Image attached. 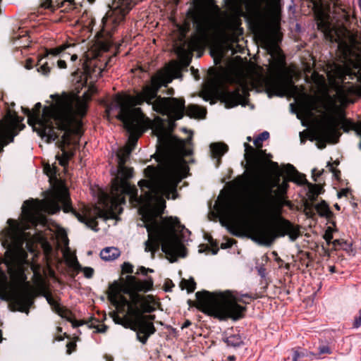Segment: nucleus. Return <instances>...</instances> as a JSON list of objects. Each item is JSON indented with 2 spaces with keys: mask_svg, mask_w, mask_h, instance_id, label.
<instances>
[{
  "mask_svg": "<svg viewBox=\"0 0 361 361\" xmlns=\"http://www.w3.org/2000/svg\"><path fill=\"white\" fill-rule=\"evenodd\" d=\"M269 1V0H264V1H264V7H263V8H262V15H263V16H264V10H265V8H266V7H267V3H268V1ZM279 4H281V0H279ZM280 6H281V4H280Z\"/></svg>",
  "mask_w": 361,
  "mask_h": 361,
  "instance_id": "8fccbe9b",
  "label": "nucleus"
},
{
  "mask_svg": "<svg viewBox=\"0 0 361 361\" xmlns=\"http://www.w3.org/2000/svg\"><path fill=\"white\" fill-rule=\"evenodd\" d=\"M226 6L232 14L226 16L219 23L216 32L221 39L225 42H235L243 34L240 27L242 4L240 0H226Z\"/></svg>",
  "mask_w": 361,
  "mask_h": 361,
  "instance_id": "ddd939ff",
  "label": "nucleus"
},
{
  "mask_svg": "<svg viewBox=\"0 0 361 361\" xmlns=\"http://www.w3.org/2000/svg\"><path fill=\"white\" fill-rule=\"evenodd\" d=\"M126 306L128 307L126 313L123 317L114 313L113 320L116 324L135 331L138 340L145 343L148 338L155 332L156 329L152 322L155 316H145L143 314L145 312L139 309V307L133 306L130 303Z\"/></svg>",
  "mask_w": 361,
  "mask_h": 361,
  "instance_id": "9d476101",
  "label": "nucleus"
},
{
  "mask_svg": "<svg viewBox=\"0 0 361 361\" xmlns=\"http://www.w3.org/2000/svg\"><path fill=\"white\" fill-rule=\"evenodd\" d=\"M57 65L59 68H66V63L63 60H59L57 62Z\"/></svg>",
  "mask_w": 361,
  "mask_h": 361,
  "instance_id": "c03bdc74",
  "label": "nucleus"
},
{
  "mask_svg": "<svg viewBox=\"0 0 361 361\" xmlns=\"http://www.w3.org/2000/svg\"><path fill=\"white\" fill-rule=\"evenodd\" d=\"M92 65V61H88L87 59L83 63V68L85 73V82H87L88 78L94 80L101 76L102 69L100 68H94L91 71L90 66Z\"/></svg>",
  "mask_w": 361,
  "mask_h": 361,
  "instance_id": "4be33fe9",
  "label": "nucleus"
},
{
  "mask_svg": "<svg viewBox=\"0 0 361 361\" xmlns=\"http://www.w3.org/2000/svg\"><path fill=\"white\" fill-rule=\"evenodd\" d=\"M361 326V310L359 312V316L355 317L353 322L354 328H359Z\"/></svg>",
  "mask_w": 361,
  "mask_h": 361,
  "instance_id": "58836bf2",
  "label": "nucleus"
},
{
  "mask_svg": "<svg viewBox=\"0 0 361 361\" xmlns=\"http://www.w3.org/2000/svg\"><path fill=\"white\" fill-rule=\"evenodd\" d=\"M147 270L143 267H141L140 268H139V269L137 270V274H147Z\"/></svg>",
  "mask_w": 361,
  "mask_h": 361,
  "instance_id": "49530a36",
  "label": "nucleus"
},
{
  "mask_svg": "<svg viewBox=\"0 0 361 361\" xmlns=\"http://www.w3.org/2000/svg\"><path fill=\"white\" fill-rule=\"evenodd\" d=\"M128 13V9L116 8L106 14L103 18L104 27H111V29L116 28L123 20L126 15Z\"/></svg>",
  "mask_w": 361,
  "mask_h": 361,
  "instance_id": "a211bd4d",
  "label": "nucleus"
},
{
  "mask_svg": "<svg viewBox=\"0 0 361 361\" xmlns=\"http://www.w3.org/2000/svg\"><path fill=\"white\" fill-rule=\"evenodd\" d=\"M172 143L180 154L169 159L159 169L151 166L145 169V173L148 179L138 183L145 193L139 198L137 189L128 183V179L133 176V169L125 166L132 147L126 146L119 149L117 152L118 173L112 181L111 195L102 194L99 205L94 207L92 212L85 211L84 216L78 214V219L96 231V218L121 214L123 210L121 205L125 203L124 194H128L133 206L140 205L139 212L148 233L145 252H151L152 257H154L161 244L163 252L171 258L185 257V248L177 233L180 227L178 219L172 216L158 219L166 207L163 197L176 199L177 185L185 176L187 171L183 156L190 154V150L185 149L184 140L173 138Z\"/></svg>",
  "mask_w": 361,
  "mask_h": 361,
  "instance_id": "f257e3e1",
  "label": "nucleus"
},
{
  "mask_svg": "<svg viewBox=\"0 0 361 361\" xmlns=\"http://www.w3.org/2000/svg\"><path fill=\"white\" fill-rule=\"evenodd\" d=\"M126 97H134L126 93H119L114 96L112 104L106 108V113L111 115L114 107L119 109L117 117L124 124L130 133L128 142L126 146L132 147V150L137 142V139L145 130V126L149 121L145 116L140 107H135L141 104L135 103V100L126 101Z\"/></svg>",
  "mask_w": 361,
  "mask_h": 361,
  "instance_id": "6e6552de",
  "label": "nucleus"
},
{
  "mask_svg": "<svg viewBox=\"0 0 361 361\" xmlns=\"http://www.w3.org/2000/svg\"><path fill=\"white\" fill-rule=\"evenodd\" d=\"M315 209L321 216L330 218L331 216V212L328 204L324 201H322L320 203L317 204L315 205Z\"/></svg>",
  "mask_w": 361,
  "mask_h": 361,
  "instance_id": "bb28decb",
  "label": "nucleus"
},
{
  "mask_svg": "<svg viewBox=\"0 0 361 361\" xmlns=\"http://www.w3.org/2000/svg\"><path fill=\"white\" fill-rule=\"evenodd\" d=\"M222 53L220 52L219 54V59H221L222 58Z\"/></svg>",
  "mask_w": 361,
  "mask_h": 361,
  "instance_id": "bf43d9fd",
  "label": "nucleus"
},
{
  "mask_svg": "<svg viewBox=\"0 0 361 361\" xmlns=\"http://www.w3.org/2000/svg\"><path fill=\"white\" fill-rule=\"evenodd\" d=\"M269 134L268 132L265 131V132H263L262 133H261L259 135V138L260 139V140L262 142L263 140H266L269 138Z\"/></svg>",
  "mask_w": 361,
  "mask_h": 361,
  "instance_id": "37998d69",
  "label": "nucleus"
},
{
  "mask_svg": "<svg viewBox=\"0 0 361 361\" xmlns=\"http://www.w3.org/2000/svg\"><path fill=\"white\" fill-rule=\"evenodd\" d=\"M247 140H248V141H251V137H247Z\"/></svg>",
  "mask_w": 361,
  "mask_h": 361,
  "instance_id": "680f3d73",
  "label": "nucleus"
},
{
  "mask_svg": "<svg viewBox=\"0 0 361 361\" xmlns=\"http://www.w3.org/2000/svg\"><path fill=\"white\" fill-rule=\"evenodd\" d=\"M63 255L66 262L71 266H73L76 262L75 255L70 251L68 248H66L63 251Z\"/></svg>",
  "mask_w": 361,
  "mask_h": 361,
  "instance_id": "2f4dec72",
  "label": "nucleus"
},
{
  "mask_svg": "<svg viewBox=\"0 0 361 361\" xmlns=\"http://www.w3.org/2000/svg\"><path fill=\"white\" fill-rule=\"evenodd\" d=\"M320 353H322V354L323 353H329L330 351H329V349L328 347L324 346V347L320 348Z\"/></svg>",
  "mask_w": 361,
  "mask_h": 361,
  "instance_id": "de8ad7c7",
  "label": "nucleus"
},
{
  "mask_svg": "<svg viewBox=\"0 0 361 361\" xmlns=\"http://www.w3.org/2000/svg\"><path fill=\"white\" fill-rule=\"evenodd\" d=\"M147 118L149 121V123L145 124V129L147 127H150L157 137H161L165 133L163 120L159 116L154 118L153 121H150L148 118Z\"/></svg>",
  "mask_w": 361,
  "mask_h": 361,
  "instance_id": "412c9836",
  "label": "nucleus"
},
{
  "mask_svg": "<svg viewBox=\"0 0 361 361\" xmlns=\"http://www.w3.org/2000/svg\"><path fill=\"white\" fill-rule=\"evenodd\" d=\"M196 283L193 279L183 280L180 282V287L182 289H185L188 293H192L195 289Z\"/></svg>",
  "mask_w": 361,
  "mask_h": 361,
  "instance_id": "7c9ffc66",
  "label": "nucleus"
},
{
  "mask_svg": "<svg viewBox=\"0 0 361 361\" xmlns=\"http://www.w3.org/2000/svg\"><path fill=\"white\" fill-rule=\"evenodd\" d=\"M42 60V58H40V59H39V61H38V63H38V65H40V63H41Z\"/></svg>",
  "mask_w": 361,
  "mask_h": 361,
  "instance_id": "052dcab7",
  "label": "nucleus"
},
{
  "mask_svg": "<svg viewBox=\"0 0 361 361\" xmlns=\"http://www.w3.org/2000/svg\"><path fill=\"white\" fill-rule=\"evenodd\" d=\"M32 62H33V61H32V59H27V60H26V63H25V68H26L27 69H30V68H32Z\"/></svg>",
  "mask_w": 361,
  "mask_h": 361,
  "instance_id": "a18cd8bd",
  "label": "nucleus"
},
{
  "mask_svg": "<svg viewBox=\"0 0 361 361\" xmlns=\"http://www.w3.org/2000/svg\"><path fill=\"white\" fill-rule=\"evenodd\" d=\"M96 92V87L91 85L82 97L75 93L51 96L53 103L43 109L42 116H39L40 103H37L32 111H25L28 123L40 136L52 140L58 137L55 128L65 130L63 140L65 145H68L71 133H80L82 118L86 114L87 102Z\"/></svg>",
  "mask_w": 361,
  "mask_h": 361,
  "instance_id": "20e7f679",
  "label": "nucleus"
},
{
  "mask_svg": "<svg viewBox=\"0 0 361 361\" xmlns=\"http://www.w3.org/2000/svg\"><path fill=\"white\" fill-rule=\"evenodd\" d=\"M245 157L247 164L252 166L255 173L259 162L263 159L265 154L264 151L262 149H255L249 144H245Z\"/></svg>",
  "mask_w": 361,
  "mask_h": 361,
  "instance_id": "6ab92c4d",
  "label": "nucleus"
},
{
  "mask_svg": "<svg viewBox=\"0 0 361 361\" xmlns=\"http://www.w3.org/2000/svg\"><path fill=\"white\" fill-rule=\"evenodd\" d=\"M23 239L13 228H7L2 233V245L7 248L4 257L0 259V293L8 296L20 309L31 305L29 284L25 283L21 267L16 266L18 257L25 258Z\"/></svg>",
  "mask_w": 361,
  "mask_h": 361,
  "instance_id": "39448f33",
  "label": "nucleus"
},
{
  "mask_svg": "<svg viewBox=\"0 0 361 361\" xmlns=\"http://www.w3.org/2000/svg\"><path fill=\"white\" fill-rule=\"evenodd\" d=\"M37 71L44 75H47L50 72V68L47 63H44L39 66Z\"/></svg>",
  "mask_w": 361,
  "mask_h": 361,
  "instance_id": "c9c22d12",
  "label": "nucleus"
},
{
  "mask_svg": "<svg viewBox=\"0 0 361 361\" xmlns=\"http://www.w3.org/2000/svg\"><path fill=\"white\" fill-rule=\"evenodd\" d=\"M331 171L334 173L335 176L338 177L337 173H339V171H337L331 168Z\"/></svg>",
  "mask_w": 361,
  "mask_h": 361,
  "instance_id": "5fc2aeb1",
  "label": "nucleus"
},
{
  "mask_svg": "<svg viewBox=\"0 0 361 361\" xmlns=\"http://www.w3.org/2000/svg\"><path fill=\"white\" fill-rule=\"evenodd\" d=\"M121 255L119 250L115 247H108L100 252L102 259L105 261H112L118 258Z\"/></svg>",
  "mask_w": 361,
  "mask_h": 361,
  "instance_id": "b1692460",
  "label": "nucleus"
},
{
  "mask_svg": "<svg viewBox=\"0 0 361 361\" xmlns=\"http://www.w3.org/2000/svg\"><path fill=\"white\" fill-rule=\"evenodd\" d=\"M62 151H63V153H62L61 156V157L57 156V157H58L59 164L61 166H65L67 164L68 160L71 157V154L68 152L64 151L63 149H62Z\"/></svg>",
  "mask_w": 361,
  "mask_h": 361,
  "instance_id": "473e14b6",
  "label": "nucleus"
},
{
  "mask_svg": "<svg viewBox=\"0 0 361 361\" xmlns=\"http://www.w3.org/2000/svg\"><path fill=\"white\" fill-rule=\"evenodd\" d=\"M280 22L279 1L269 0L263 19L255 27L256 35L271 56L267 74H264L263 68L235 56L228 60L225 67L218 68L213 78L217 88L223 90L226 84H237L243 94L253 88L265 87L276 95L295 96L297 87L290 79L283 78L285 59L278 46L281 39Z\"/></svg>",
  "mask_w": 361,
  "mask_h": 361,
  "instance_id": "f03ea898",
  "label": "nucleus"
},
{
  "mask_svg": "<svg viewBox=\"0 0 361 361\" xmlns=\"http://www.w3.org/2000/svg\"><path fill=\"white\" fill-rule=\"evenodd\" d=\"M324 238L326 241L327 244L329 245L333 238V231L330 227L326 230Z\"/></svg>",
  "mask_w": 361,
  "mask_h": 361,
  "instance_id": "f704fd0d",
  "label": "nucleus"
},
{
  "mask_svg": "<svg viewBox=\"0 0 361 361\" xmlns=\"http://www.w3.org/2000/svg\"><path fill=\"white\" fill-rule=\"evenodd\" d=\"M71 61H75L78 59L77 54H72L71 57Z\"/></svg>",
  "mask_w": 361,
  "mask_h": 361,
  "instance_id": "603ef678",
  "label": "nucleus"
},
{
  "mask_svg": "<svg viewBox=\"0 0 361 361\" xmlns=\"http://www.w3.org/2000/svg\"><path fill=\"white\" fill-rule=\"evenodd\" d=\"M122 271L124 273L131 274L133 272V267L128 262H125L122 266Z\"/></svg>",
  "mask_w": 361,
  "mask_h": 361,
  "instance_id": "e433bc0d",
  "label": "nucleus"
},
{
  "mask_svg": "<svg viewBox=\"0 0 361 361\" xmlns=\"http://www.w3.org/2000/svg\"><path fill=\"white\" fill-rule=\"evenodd\" d=\"M148 104L152 105L154 111L173 120L180 119L184 115L185 101L183 99L158 97Z\"/></svg>",
  "mask_w": 361,
  "mask_h": 361,
  "instance_id": "4468645a",
  "label": "nucleus"
},
{
  "mask_svg": "<svg viewBox=\"0 0 361 361\" xmlns=\"http://www.w3.org/2000/svg\"><path fill=\"white\" fill-rule=\"evenodd\" d=\"M332 243H333V245L334 246H336L337 245L339 244V240H335Z\"/></svg>",
  "mask_w": 361,
  "mask_h": 361,
  "instance_id": "6e6d98bb",
  "label": "nucleus"
},
{
  "mask_svg": "<svg viewBox=\"0 0 361 361\" xmlns=\"http://www.w3.org/2000/svg\"><path fill=\"white\" fill-rule=\"evenodd\" d=\"M334 207H335L338 210H339V209H340V207L338 205V204H336L334 205Z\"/></svg>",
  "mask_w": 361,
  "mask_h": 361,
  "instance_id": "13d9d810",
  "label": "nucleus"
},
{
  "mask_svg": "<svg viewBox=\"0 0 361 361\" xmlns=\"http://www.w3.org/2000/svg\"><path fill=\"white\" fill-rule=\"evenodd\" d=\"M190 322L189 321H186L183 325L182 328H186L190 325Z\"/></svg>",
  "mask_w": 361,
  "mask_h": 361,
  "instance_id": "864d4df0",
  "label": "nucleus"
},
{
  "mask_svg": "<svg viewBox=\"0 0 361 361\" xmlns=\"http://www.w3.org/2000/svg\"><path fill=\"white\" fill-rule=\"evenodd\" d=\"M212 157L219 159L228 150V147L222 142H215L210 145Z\"/></svg>",
  "mask_w": 361,
  "mask_h": 361,
  "instance_id": "393cba45",
  "label": "nucleus"
},
{
  "mask_svg": "<svg viewBox=\"0 0 361 361\" xmlns=\"http://www.w3.org/2000/svg\"><path fill=\"white\" fill-rule=\"evenodd\" d=\"M56 312L62 318H65L70 322L73 327L79 326L82 324V322L75 320L72 312L64 307L61 306L60 308H58Z\"/></svg>",
  "mask_w": 361,
  "mask_h": 361,
  "instance_id": "a878e982",
  "label": "nucleus"
},
{
  "mask_svg": "<svg viewBox=\"0 0 361 361\" xmlns=\"http://www.w3.org/2000/svg\"><path fill=\"white\" fill-rule=\"evenodd\" d=\"M219 13V8L214 4V0H202L196 5L192 13L196 32L188 42L187 47L185 44L176 47V52L183 66L189 65L193 51L203 48L209 42L210 32L214 29L213 17Z\"/></svg>",
  "mask_w": 361,
  "mask_h": 361,
  "instance_id": "423d86ee",
  "label": "nucleus"
},
{
  "mask_svg": "<svg viewBox=\"0 0 361 361\" xmlns=\"http://www.w3.org/2000/svg\"><path fill=\"white\" fill-rule=\"evenodd\" d=\"M126 294L129 295V303L139 307L145 313H150L156 310L157 302L152 295H140L138 292H147L152 286V281L147 279L137 280L135 276H128L126 279Z\"/></svg>",
  "mask_w": 361,
  "mask_h": 361,
  "instance_id": "f8f14e48",
  "label": "nucleus"
},
{
  "mask_svg": "<svg viewBox=\"0 0 361 361\" xmlns=\"http://www.w3.org/2000/svg\"><path fill=\"white\" fill-rule=\"evenodd\" d=\"M243 297L247 295L239 296L230 290L197 292L196 307L203 313L220 320H238L243 317L245 310V307L240 305Z\"/></svg>",
  "mask_w": 361,
  "mask_h": 361,
  "instance_id": "0eeeda50",
  "label": "nucleus"
},
{
  "mask_svg": "<svg viewBox=\"0 0 361 361\" xmlns=\"http://www.w3.org/2000/svg\"><path fill=\"white\" fill-rule=\"evenodd\" d=\"M300 356V353L298 352L295 351L293 355V361H298Z\"/></svg>",
  "mask_w": 361,
  "mask_h": 361,
  "instance_id": "3c124183",
  "label": "nucleus"
},
{
  "mask_svg": "<svg viewBox=\"0 0 361 361\" xmlns=\"http://www.w3.org/2000/svg\"><path fill=\"white\" fill-rule=\"evenodd\" d=\"M48 303L51 306L52 309L56 312L58 308H60L61 306L59 303L51 296H47V298Z\"/></svg>",
  "mask_w": 361,
  "mask_h": 361,
  "instance_id": "72a5a7b5",
  "label": "nucleus"
},
{
  "mask_svg": "<svg viewBox=\"0 0 361 361\" xmlns=\"http://www.w3.org/2000/svg\"><path fill=\"white\" fill-rule=\"evenodd\" d=\"M274 176L257 178V188L263 200V209L267 222L255 223L247 226L252 238L264 245H270L279 237L288 235L291 240L300 235V228L281 216L282 208L290 205L286 200L288 181L302 183L303 176L290 164L283 166V172L286 177L281 183L278 164L271 162Z\"/></svg>",
  "mask_w": 361,
  "mask_h": 361,
  "instance_id": "7ed1b4c3",
  "label": "nucleus"
},
{
  "mask_svg": "<svg viewBox=\"0 0 361 361\" xmlns=\"http://www.w3.org/2000/svg\"><path fill=\"white\" fill-rule=\"evenodd\" d=\"M76 349V343L74 341H71L66 345V353L70 355Z\"/></svg>",
  "mask_w": 361,
  "mask_h": 361,
  "instance_id": "4c0bfd02",
  "label": "nucleus"
},
{
  "mask_svg": "<svg viewBox=\"0 0 361 361\" xmlns=\"http://www.w3.org/2000/svg\"><path fill=\"white\" fill-rule=\"evenodd\" d=\"M65 2H68L70 4H72L73 2V0H63L61 3H58V5L59 7H61L63 6Z\"/></svg>",
  "mask_w": 361,
  "mask_h": 361,
  "instance_id": "09e8293b",
  "label": "nucleus"
},
{
  "mask_svg": "<svg viewBox=\"0 0 361 361\" xmlns=\"http://www.w3.org/2000/svg\"><path fill=\"white\" fill-rule=\"evenodd\" d=\"M23 120L16 112L9 111L0 121V151L4 145L13 142L14 136L23 129Z\"/></svg>",
  "mask_w": 361,
  "mask_h": 361,
  "instance_id": "2eb2a0df",
  "label": "nucleus"
},
{
  "mask_svg": "<svg viewBox=\"0 0 361 361\" xmlns=\"http://www.w3.org/2000/svg\"><path fill=\"white\" fill-rule=\"evenodd\" d=\"M254 145L257 147V149H261V147H262V142L260 140L259 137H257L254 140Z\"/></svg>",
  "mask_w": 361,
  "mask_h": 361,
  "instance_id": "79ce46f5",
  "label": "nucleus"
},
{
  "mask_svg": "<svg viewBox=\"0 0 361 361\" xmlns=\"http://www.w3.org/2000/svg\"><path fill=\"white\" fill-rule=\"evenodd\" d=\"M44 172L49 176L52 189L43 200H28L25 202L23 212L25 218L35 223L33 216L40 212L54 214L59 210V203H62L65 210L69 207V197L67 188L61 180H54L56 174L54 168L49 165L44 166Z\"/></svg>",
  "mask_w": 361,
  "mask_h": 361,
  "instance_id": "1a4fd4ad",
  "label": "nucleus"
},
{
  "mask_svg": "<svg viewBox=\"0 0 361 361\" xmlns=\"http://www.w3.org/2000/svg\"><path fill=\"white\" fill-rule=\"evenodd\" d=\"M179 72V64L176 61L170 62L164 70L159 71L152 78L150 85L145 86L142 91L137 93L134 97H126V101L130 102L134 99L135 103L138 104H142L145 102L150 103L151 100L156 98L159 87L171 82Z\"/></svg>",
  "mask_w": 361,
  "mask_h": 361,
  "instance_id": "9b49d317",
  "label": "nucleus"
},
{
  "mask_svg": "<svg viewBox=\"0 0 361 361\" xmlns=\"http://www.w3.org/2000/svg\"><path fill=\"white\" fill-rule=\"evenodd\" d=\"M126 281H114L111 283L108 290V298L116 307L118 312H123L126 305L129 304L123 294H126Z\"/></svg>",
  "mask_w": 361,
  "mask_h": 361,
  "instance_id": "dca6fc26",
  "label": "nucleus"
},
{
  "mask_svg": "<svg viewBox=\"0 0 361 361\" xmlns=\"http://www.w3.org/2000/svg\"><path fill=\"white\" fill-rule=\"evenodd\" d=\"M226 218L228 223L233 227H245L247 224L246 209L240 203H233L226 209Z\"/></svg>",
  "mask_w": 361,
  "mask_h": 361,
  "instance_id": "f3484780",
  "label": "nucleus"
},
{
  "mask_svg": "<svg viewBox=\"0 0 361 361\" xmlns=\"http://www.w3.org/2000/svg\"><path fill=\"white\" fill-rule=\"evenodd\" d=\"M185 114L190 118H202L206 115V110L195 104H190L185 109Z\"/></svg>",
  "mask_w": 361,
  "mask_h": 361,
  "instance_id": "5701e85b",
  "label": "nucleus"
},
{
  "mask_svg": "<svg viewBox=\"0 0 361 361\" xmlns=\"http://www.w3.org/2000/svg\"><path fill=\"white\" fill-rule=\"evenodd\" d=\"M330 271H331V272H334V271H335V268H334V267H330Z\"/></svg>",
  "mask_w": 361,
  "mask_h": 361,
  "instance_id": "4d7b16f0",
  "label": "nucleus"
},
{
  "mask_svg": "<svg viewBox=\"0 0 361 361\" xmlns=\"http://www.w3.org/2000/svg\"><path fill=\"white\" fill-rule=\"evenodd\" d=\"M73 46H74V44L66 43V44H61L55 48H52L50 49H46L45 56H47L48 55L57 56V55L60 54L61 52H63L64 50H66V49H68L71 47H73Z\"/></svg>",
  "mask_w": 361,
  "mask_h": 361,
  "instance_id": "cd10ccee",
  "label": "nucleus"
},
{
  "mask_svg": "<svg viewBox=\"0 0 361 361\" xmlns=\"http://www.w3.org/2000/svg\"><path fill=\"white\" fill-rule=\"evenodd\" d=\"M225 342L229 346L238 347L243 344L242 337L239 334H233L228 336Z\"/></svg>",
  "mask_w": 361,
  "mask_h": 361,
  "instance_id": "c85d7f7f",
  "label": "nucleus"
},
{
  "mask_svg": "<svg viewBox=\"0 0 361 361\" xmlns=\"http://www.w3.org/2000/svg\"><path fill=\"white\" fill-rule=\"evenodd\" d=\"M220 99L226 107L231 108L237 106L240 102L242 96L239 90L233 92L223 90L220 94Z\"/></svg>",
  "mask_w": 361,
  "mask_h": 361,
  "instance_id": "aec40b11",
  "label": "nucleus"
},
{
  "mask_svg": "<svg viewBox=\"0 0 361 361\" xmlns=\"http://www.w3.org/2000/svg\"><path fill=\"white\" fill-rule=\"evenodd\" d=\"M40 6L42 8H52L51 0H42Z\"/></svg>",
  "mask_w": 361,
  "mask_h": 361,
  "instance_id": "ea45409f",
  "label": "nucleus"
},
{
  "mask_svg": "<svg viewBox=\"0 0 361 361\" xmlns=\"http://www.w3.org/2000/svg\"><path fill=\"white\" fill-rule=\"evenodd\" d=\"M322 188L319 185H311L309 188L308 197L310 200H316L322 192Z\"/></svg>",
  "mask_w": 361,
  "mask_h": 361,
  "instance_id": "c756f323",
  "label": "nucleus"
},
{
  "mask_svg": "<svg viewBox=\"0 0 361 361\" xmlns=\"http://www.w3.org/2000/svg\"><path fill=\"white\" fill-rule=\"evenodd\" d=\"M93 272H94L93 269L90 267H85L83 269V273H84L85 276L87 278H90L92 276Z\"/></svg>",
  "mask_w": 361,
  "mask_h": 361,
  "instance_id": "a19ab883",
  "label": "nucleus"
}]
</instances>
